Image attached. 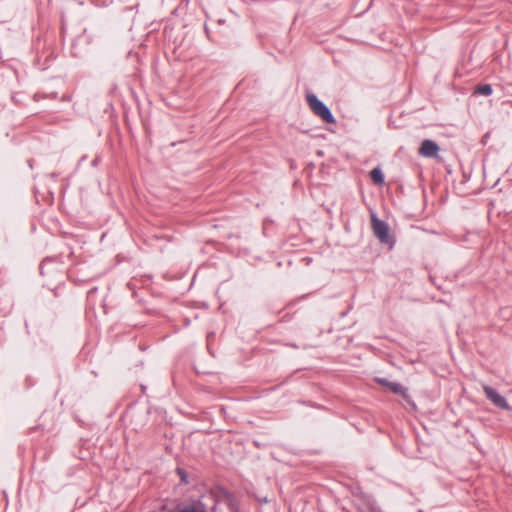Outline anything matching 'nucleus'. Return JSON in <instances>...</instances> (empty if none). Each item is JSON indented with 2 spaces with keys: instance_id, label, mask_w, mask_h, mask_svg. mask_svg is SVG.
<instances>
[{
  "instance_id": "nucleus-1",
  "label": "nucleus",
  "mask_w": 512,
  "mask_h": 512,
  "mask_svg": "<svg viewBox=\"0 0 512 512\" xmlns=\"http://www.w3.org/2000/svg\"><path fill=\"white\" fill-rule=\"evenodd\" d=\"M371 226L375 237L383 244L389 245L391 248L395 244V238L390 234L389 225L380 220L375 213L371 214Z\"/></svg>"
},
{
  "instance_id": "nucleus-2",
  "label": "nucleus",
  "mask_w": 512,
  "mask_h": 512,
  "mask_svg": "<svg viewBox=\"0 0 512 512\" xmlns=\"http://www.w3.org/2000/svg\"><path fill=\"white\" fill-rule=\"evenodd\" d=\"M306 99L313 113L319 116L325 123L334 124L336 122L329 107L319 100L316 95L309 93L307 94Z\"/></svg>"
},
{
  "instance_id": "nucleus-3",
  "label": "nucleus",
  "mask_w": 512,
  "mask_h": 512,
  "mask_svg": "<svg viewBox=\"0 0 512 512\" xmlns=\"http://www.w3.org/2000/svg\"><path fill=\"white\" fill-rule=\"evenodd\" d=\"M483 391L485 393V396L498 408L509 410L510 406L506 400L505 397L500 395L496 389L485 385L483 387Z\"/></svg>"
},
{
  "instance_id": "nucleus-4",
  "label": "nucleus",
  "mask_w": 512,
  "mask_h": 512,
  "mask_svg": "<svg viewBox=\"0 0 512 512\" xmlns=\"http://www.w3.org/2000/svg\"><path fill=\"white\" fill-rule=\"evenodd\" d=\"M439 151V146L436 142L426 139L422 142L419 153L425 157H435Z\"/></svg>"
},
{
  "instance_id": "nucleus-5",
  "label": "nucleus",
  "mask_w": 512,
  "mask_h": 512,
  "mask_svg": "<svg viewBox=\"0 0 512 512\" xmlns=\"http://www.w3.org/2000/svg\"><path fill=\"white\" fill-rule=\"evenodd\" d=\"M388 389H390L395 394H400L405 400H409V394L407 388L397 382H391L389 384Z\"/></svg>"
},
{
  "instance_id": "nucleus-6",
  "label": "nucleus",
  "mask_w": 512,
  "mask_h": 512,
  "mask_svg": "<svg viewBox=\"0 0 512 512\" xmlns=\"http://www.w3.org/2000/svg\"><path fill=\"white\" fill-rule=\"evenodd\" d=\"M370 176L375 184L381 185L384 183V174L379 167L372 169Z\"/></svg>"
},
{
  "instance_id": "nucleus-7",
  "label": "nucleus",
  "mask_w": 512,
  "mask_h": 512,
  "mask_svg": "<svg viewBox=\"0 0 512 512\" xmlns=\"http://www.w3.org/2000/svg\"><path fill=\"white\" fill-rule=\"evenodd\" d=\"M361 512H382L376 505L374 500H366L361 506Z\"/></svg>"
},
{
  "instance_id": "nucleus-8",
  "label": "nucleus",
  "mask_w": 512,
  "mask_h": 512,
  "mask_svg": "<svg viewBox=\"0 0 512 512\" xmlns=\"http://www.w3.org/2000/svg\"><path fill=\"white\" fill-rule=\"evenodd\" d=\"M475 93L483 96H489L492 94V86L490 84H480L476 87Z\"/></svg>"
},
{
  "instance_id": "nucleus-9",
  "label": "nucleus",
  "mask_w": 512,
  "mask_h": 512,
  "mask_svg": "<svg viewBox=\"0 0 512 512\" xmlns=\"http://www.w3.org/2000/svg\"><path fill=\"white\" fill-rule=\"evenodd\" d=\"M177 512H206L205 509H199L194 505H187L183 508H179Z\"/></svg>"
},
{
  "instance_id": "nucleus-10",
  "label": "nucleus",
  "mask_w": 512,
  "mask_h": 512,
  "mask_svg": "<svg viewBox=\"0 0 512 512\" xmlns=\"http://www.w3.org/2000/svg\"><path fill=\"white\" fill-rule=\"evenodd\" d=\"M53 265V261L51 260H45L42 262L41 266H40V273L42 275L45 274V270L49 268V266H52Z\"/></svg>"
},
{
  "instance_id": "nucleus-11",
  "label": "nucleus",
  "mask_w": 512,
  "mask_h": 512,
  "mask_svg": "<svg viewBox=\"0 0 512 512\" xmlns=\"http://www.w3.org/2000/svg\"><path fill=\"white\" fill-rule=\"evenodd\" d=\"M177 473L181 477V481L183 483L187 484L188 483V479H187V474H186L185 470L182 469V468H177Z\"/></svg>"
},
{
  "instance_id": "nucleus-12",
  "label": "nucleus",
  "mask_w": 512,
  "mask_h": 512,
  "mask_svg": "<svg viewBox=\"0 0 512 512\" xmlns=\"http://www.w3.org/2000/svg\"><path fill=\"white\" fill-rule=\"evenodd\" d=\"M376 381L383 387H387V388L389 387V384L391 383L389 380H387L385 378H377Z\"/></svg>"
}]
</instances>
